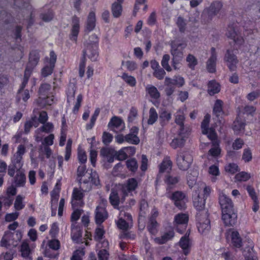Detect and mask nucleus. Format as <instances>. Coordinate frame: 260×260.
I'll list each match as a JSON object with an SVG mask.
<instances>
[{
	"label": "nucleus",
	"instance_id": "423d86ee",
	"mask_svg": "<svg viewBox=\"0 0 260 260\" xmlns=\"http://www.w3.org/2000/svg\"><path fill=\"white\" fill-rule=\"evenodd\" d=\"M40 59V54L38 51H32L30 53L29 62L27 63L22 82V86L27 84L28 79L34 68L37 66Z\"/></svg>",
	"mask_w": 260,
	"mask_h": 260
},
{
	"label": "nucleus",
	"instance_id": "f257e3e1",
	"mask_svg": "<svg viewBox=\"0 0 260 260\" xmlns=\"http://www.w3.org/2000/svg\"><path fill=\"white\" fill-rule=\"evenodd\" d=\"M25 147L23 145L18 146L16 152L11 158V163L8 166V174L14 177V183L18 187H23L26 183L25 171L22 168L23 166V155L25 153Z\"/></svg>",
	"mask_w": 260,
	"mask_h": 260
},
{
	"label": "nucleus",
	"instance_id": "6ab92c4d",
	"mask_svg": "<svg viewBox=\"0 0 260 260\" xmlns=\"http://www.w3.org/2000/svg\"><path fill=\"white\" fill-rule=\"evenodd\" d=\"M138 131L139 129L138 127L136 126L133 127L130 130V133L125 136V141L135 145L139 144L140 139L137 136Z\"/></svg>",
	"mask_w": 260,
	"mask_h": 260
},
{
	"label": "nucleus",
	"instance_id": "864d4df0",
	"mask_svg": "<svg viewBox=\"0 0 260 260\" xmlns=\"http://www.w3.org/2000/svg\"><path fill=\"white\" fill-rule=\"evenodd\" d=\"M127 168L132 172H136L138 168V165L135 158L128 159L126 162Z\"/></svg>",
	"mask_w": 260,
	"mask_h": 260
},
{
	"label": "nucleus",
	"instance_id": "cd10ccee",
	"mask_svg": "<svg viewBox=\"0 0 260 260\" xmlns=\"http://www.w3.org/2000/svg\"><path fill=\"white\" fill-rule=\"evenodd\" d=\"M61 182L60 180H58L53 190L51 192V204H56L58 200L59 192L60 190Z\"/></svg>",
	"mask_w": 260,
	"mask_h": 260
},
{
	"label": "nucleus",
	"instance_id": "49530a36",
	"mask_svg": "<svg viewBox=\"0 0 260 260\" xmlns=\"http://www.w3.org/2000/svg\"><path fill=\"white\" fill-rule=\"evenodd\" d=\"M175 121L178 124L181 129L183 126V121L184 120V115L183 111L181 110H179L176 113Z\"/></svg>",
	"mask_w": 260,
	"mask_h": 260
},
{
	"label": "nucleus",
	"instance_id": "a18cd8bd",
	"mask_svg": "<svg viewBox=\"0 0 260 260\" xmlns=\"http://www.w3.org/2000/svg\"><path fill=\"white\" fill-rule=\"evenodd\" d=\"M101 154L105 157L106 160L109 162L112 163L114 161V156L111 151L108 149H103L101 151Z\"/></svg>",
	"mask_w": 260,
	"mask_h": 260
},
{
	"label": "nucleus",
	"instance_id": "de8ad7c7",
	"mask_svg": "<svg viewBox=\"0 0 260 260\" xmlns=\"http://www.w3.org/2000/svg\"><path fill=\"white\" fill-rule=\"evenodd\" d=\"M221 4L219 2L213 3L209 7V13L211 15L216 14L221 9Z\"/></svg>",
	"mask_w": 260,
	"mask_h": 260
},
{
	"label": "nucleus",
	"instance_id": "bb28decb",
	"mask_svg": "<svg viewBox=\"0 0 260 260\" xmlns=\"http://www.w3.org/2000/svg\"><path fill=\"white\" fill-rule=\"evenodd\" d=\"M245 126L244 120L238 116L234 122L233 129L237 134H240L244 132Z\"/></svg>",
	"mask_w": 260,
	"mask_h": 260
},
{
	"label": "nucleus",
	"instance_id": "c03bdc74",
	"mask_svg": "<svg viewBox=\"0 0 260 260\" xmlns=\"http://www.w3.org/2000/svg\"><path fill=\"white\" fill-rule=\"evenodd\" d=\"M217 137L212 141L214 147L212 148L209 151V154L213 156H217L220 153V149L218 147V144L216 139Z\"/></svg>",
	"mask_w": 260,
	"mask_h": 260
},
{
	"label": "nucleus",
	"instance_id": "412c9836",
	"mask_svg": "<svg viewBox=\"0 0 260 260\" xmlns=\"http://www.w3.org/2000/svg\"><path fill=\"white\" fill-rule=\"evenodd\" d=\"M108 217V213L105 208L103 206H99L95 210V221L97 224H101Z\"/></svg>",
	"mask_w": 260,
	"mask_h": 260
},
{
	"label": "nucleus",
	"instance_id": "4c0bfd02",
	"mask_svg": "<svg viewBox=\"0 0 260 260\" xmlns=\"http://www.w3.org/2000/svg\"><path fill=\"white\" fill-rule=\"evenodd\" d=\"M121 78L123 80L130 86L134 87L136 84V78L127 73H124L121 75Z\"/></svg>",
	"mask_w": 260,
	"mask_h": 260
},
{
	"label": "nucleus",
	"instance_id": "dca6fc26",
	"mask_svg": "<svg viewBox=\"0 0 260 260\" xmlns=\"http://www.w3.org/2000/svg\"><path fill=\"white\" fill-rule=\"evenodd\" d=\"M108 126L111 131L118 133L123 130L124 123L121 118L114 116L111 119Z\"/></svg>",
	"mask_w": 260,
	"mask_h": 260
},
{
	"label": "nucleus",
	"instance_id": "ddd939ff",
	"mask_svg": "<svg viewBox=\"0 0 260 260\" xmlns=\"http://www.w3.org/2000/svg\"><path fill=\"white\" fill-rule=\"evenodd\" d=\"M171 53L174 58L181 60L183 57V49L186 45L177 41H172L171 43Z\"/></svg>",
	"mask_w": 260,
	"mask_h": 260
},
{
	"label": "nucleus",
	"instance_id": "5fc2aeb1",
	"mask_svg": "<svg viewBox=\"0 0 260 260\" xmlns=\"http://www.w3.org/2000/svg\"><path fill=\"white\" fill-rule=\"evenodd\" d=\"M170 59V55L165 54L163 56L161 61L162 67L168 72H171L172 71V68L169 64Z\"/></svg>",
	"mask_w": 260,
	"mask_h": 260
},
{
	"label": "nucleus",
	"instance_id": "f704fd0d",
	"mask_svg": "<svg viewBox=\"0 0 260 260\" xmlns=\"http://www.w3.org/2000/svg\"><path fill=\"white\" fill-rule=\"evenodd\" d=\"M26 85V84L23 87L22 83L21 84L17 94L18 99L19 100L22 99L24 102H26L30 98V94L28 90L24 89V88Z\"/></svg>",
	"mask_w": 260,
	"mask_h": 260
},
{
	"label": "nucleus",
	"instance_id": "0e129e2a",
	"mask_svg": "<svg viewBox=\"0 0 260 260\" xmlns=\"http://www.w3.org/2000/svg\"><path fill=\"white\" fill-rule=\"evenodd\" d=\"M54 66L45 63V67L42 70V75L43 77H47L51 74Z\"/></svg>",
	"mask_w": 260,
	"mask_h": 260
},
{
	"label": "nucleus",
	"instance_id": "3c124183",
	"mask_svg": "<svg viewBox=\"0 0 260 260\" xmlns=\"http://www.w3.org/2000/svg\"><path fill=\"white\" fill-rule=\"evenodd\" d=\"M176 23L180 32H184L186 28V21L183 17L179 16L177 18Z\"/></svg>",
	"mask_w": 260,
	"mask_h": 260
},
{
	"label": "nucleus",
	"instance_id": "8fccbe9b",
	"mask_svg": "<svg viewBox=\"0 0 260 260\" xmlns=\"http://www.w3.org/2000/svg\"><path fill=\"white\" fill-rule=\"evenodd\" d=\"M32 126L37 127L38 124L36 122V117H32L31 120L27 121L24 124V132L27 134Z\"/></svg>",
	"mask_w": 260,
	"mask_h": 260
},
{
	"label": "nucleus",
	"instance_id": "c85d7f7f",
	"mask_svg": "<svg viewBox=\"0 0 260 260\" xmlns=\"http://www.w3.org/2000/svg\"><path fill=\"white\" fill-rule=\"evenodd\" d=\"M51 86L48 84H43L41 85L39 89V98L38 100H44L45 99L46 96L50 95V90Z\"/></svg>",
	"mask_w": 260,
	"mask_h": 260
},
{
	"label": "nucleus",
	"instance_id": "4d7b16f0",
	"mask_svg": "<svg viewBox=\"0 0 260 260\" xmlns=\"http://www.w3.org/2000/svg\"><path fill=\"white\" fill-rule=\"evenodd\" d=\"M186 61L187 62L188 67L192 69H194L198 63L196 58L192 54H189L186 57Z\"/></svg>",
	"mask_w": 260,
	"mask_h": 260
},
{
	"label": "nucleus",
	"instance_id": "9b49d317",
	"mask_svg": "<svg viewBox=\"0 0 260 260\" xmlns=\"http://www.w3.org/2000/svg\"><path fill=\"white\" fill-rule=\"evenodd\" d=\"M188 221V216L186 214H178L175 216L174 224L179 233H182L186 228Z\"/></svg>",
	"mask_w": 260,
	"mask_h": 260
},
{
	"label": "nucleus",
	"instance_id": "e2e57ef3",
	"mask_svg": "<svg viewBox=\"0 0 260 260\" xmlns=\"http://www.w3.org/2000/svg\"><path fill=\"white\" fill-rule=\"evenodd\" d=\"M122 64L125 66L126 69L131 72L134 71L138 68L137 64L134 61L127 60L125 62L122 61Z\"/></svg>",
	"mask_w": 260,
	"mask_h": 260
},
{
	"label": "nucleus",
	"instance_id": "f03ea898",
	"mask_svg": "<svg viewBox=\"0 0 260 260\" xmlns=\"http://www.w3.org/2000/svg\"><path fill=\"white\" fill-rule=\"evenodd\" d=\"M211 188L205 183L200 184L193 196V204L200 214L204 215V211H207L205 206L207 198L210 195Z\"/></svg>",
	"mask_w": 260,
	"mask_h": 260
},
{
	"label": "nucleus",
	"instance_id": "bf43d9fd",
	"mask_svg": "<svg viewBox=\"0 0 260 260\" xmlns=\"http://www.w3.org/2000/svg\"><path fill=\"white\" fill-rule=\"evenodd\" d=\"M171 118V114L166 111L162 112L159 115V119L161 125L168 122Z\"/></svg>",
	"mask_w": 260,
	"mask_h": 260
},
{
	"label": "nucleus",
	"instance_id": "ea45409f",
	"mask_svg": "<svg viewBox=\"0 0 260 260\" xmlns=\"http://www.w3.org/2000/svg\"><path fill=\"white\" fill-rule=\"evenodd\" d=\"M209 174L212 176L211 177L212 182H215L216 180V177L219 175L220 172L218 167L216 165H212L209 168Z\"/></svg>",
	"mask_w": 260,
	"mask_h": 260
},
{
	"label": "nucleus",
	"instance_id": "e433bc0d",
	"mask_svg": "<svg viewBox=\"0 0 260 260\" xmlns=\"http://www.w3.org/2000/svg\"><path fill=\"white\" fill-rule=\"evenodd\" d=\"M111 10L114 17H119L121 15L122 11L121 4L114 2L112 5Z\"/></svg>",
	"mask_w": 260,
	"mask_h": 260
},
{
	"label": "nucleus",
	"instance_id": "1a4fd4ad",
	"mask_svg": "<svg viewBox=\"0 0 260 260\" xmlns=\"http://www.w3.org/2000/svg\"><path fill=\"white\" fill-rule=\"evenodd\" d=\"M208 216L207 211H204V215L200 214L199 213H197L198 230L202 234L207 233L210 229V221Z\"/></svg>",
	"mask_w": 260,
	"mask_h": 260
},
{
	"label": "nucleus",
	"instance_id": "a211bd4d",
	"mask_svg": "<svg viewBox=\"0 0 260 260\" xmlns=\"http://www.w3.org/2000/svg\"><path fill=\"white\" fill-rule=\"evenodd\" d=\"M172 199L178 208L182 209L185 208V200L184 194L180 191H176L173 193Z\"/></svg>",
	"mask_w": 260,
	"mask_h": 260
},
{
	"label": "nucleus",
	"instance_id": "72a5a7b5",
	"mask_svg": "<svg viewBox=\"0 0 260 260\" xmlns=\"http://www.w3.org/2000/svg\"><path fill=\"white\" fill-rule=\"evenodd\" d=\"M220 91V86L215 81H211L208 84V92L211 95L218 93Z\"/></svg>",
	"mask_w": 260,
	"mask_h": 260
},
{
	"label": "nucleus",
	"instance_id": "2f4dec72",
	"mask_svg": "<svg viewBox=\"0 0 260 260\" xmlns=\"http://www.w3.org/2000/svg\"><path fill=\"white\" fill-rule=\"evenodd\" d=\"M146 90L149 96L155 100H157L160 97V93L157 89L154 86L148 85L146 87Z\"/></svg>",
	"mask_w": 260,
	"mask_h": 260
},
{
	"label": "nucleus",
	"instance_id": "09e8293b",
	"mask_svg": "<svg viewBox=\"0 0 260 260\" xmlns=\"http://www.w3.org/2000/svg\"><path fill=\"white\" fill-rule=\"evenodd\" d=\"M251 178V175L245 172H241L235 176V179L237 181H246Z\"/></svg>",
	"mask_w": 260,
	"mask_h": 260
},
{
	"label": "nucleus",
	"instance_id": "603ef678",
	"mask_svg": "<svg viewBox=\"0 0 260 260\" xmlns=\"http://www.w3.org/2000/svg\"><path fill=\"white\" fill-rule=\"evenodd\" d=\"M53 128L54 126L52 123L45 122L41 127L37 129L36 132L41 131L46 133H49L53 131Z\"/></svg>",
	"mask_w": 260,
	"mask_h": 260
},
{
	"label": "nucleus",
	"instance_id": "7c9ffc66",
	"mask_svg": "<svg viewBox=\"0 0 260 260\" xmlns=\"http://www.w3.org/2000/svg\"><path fill=\"white\" fill-rule=\"evenodd\" d=\"M174 236L173 231H170L168 233L164 234L160 237H157L154 239V241L159 244H164L167 242L168 240L171 239Z\"/></svg>",
	"mask_w": 260,
	"mask_h": 260
},
{
	"label": "nucleus",
	"instance_id": "6e6552de",
	"mask_svg": "<svg viewBox=\"0 0 260 260\" xmlns=\"http://www.w3.org/2000/svg\"><path fill=\"white\" fill-rule=\"evenodd\" d=\"M192 161V156L188 152L180 151L178 153L176 162L179 169L184 171L187 170Z\"/></svg>",
	"mask_w": 260,
	"mask_h": 260
},
{
	"label": "nucleus",
	"instance_id": "c756f323",
	"mask_svg": "<svg viewBox=\"0 0 260 260\" xmlns=\"http://www.w3.org/2000/svg\"><path fill=\"white\" fill-rule=\"evenodd\" d=\"M172 162L169 157L164 158L159 166V172L161 173L169 172L171 170Z\"/></svg>",
	"mask_w": 260,
	"mask_h": 260
},
{
	"label": "nucleus",
	"instance_id": "9d476101",
	"mask_svg": "<svg viewBox=\"0 0 260 260\" xmlns=\"http://www.w3.org/2000/svg\"><path fill=\"white\" fill-rule=\"evenodd\" d=\"M132 216L124 211L121 210L119 213V220L117 221L118 228L122 230L128 229L129 224L132 223Z\"/></svg>",
	"mask_w": 260,
	"mask_h": 260
},
{
	"label": "nucleus",
	"instance_id": "37998d69",
	"mask_svg": "<svg viewBox=\"0 0 260 260\" xmlns=\"http://www.w3.org/2000/svg\"><path fill=\"white\" fill-rule=\"evenodd\" d=\"M222 104L223 103L221 100H217L216 101L213 108V112L217 117L221 116L223 114Z\"/></svg>",
	"mask_w": 260,
	"mask_h": 260
},
{
	"label": "nucleus",
	"instance_id": "0eeeda50",
	"mask_svg": "<svg viewBox=\"0 0 260 260\" xmlns=\"http://www.w3.org/2000/svg\"><path fill=\"white\" fill-rule=\"evenodd\" d=\"M77 175L78 178H82L87 176L88 179L84 180H89L90 183L98 185L99 184V176L97 173L91 170L90 173H88L86 167L84 164H81L77 168Z\"/></svg>",
	"mask_w": 260,
	"mask_h": 260
},
{
	"label": "nucleus",
	"instance_id": "aec40b11",
	"mask_svg": "<svg viewBox=\"0 0 260 260\" xmlns=\"http://www.w3.org/2000/svg\"><path fill=\"white\" fill-rule=\"evenodd\" d=\"M137 186L138 182L135 178L129 179L127 182L122 185V191L124 195L127 196L134 191Z\"/></svg>",
	"mask_w": 260,
	"mask_h": 260
},
{
	"label": "nucleus",
	"instance_id": "39448f33",
	"mask_svg": "<svg viewBox=\"0 0 260 260\" xmlns=\"http://www.w3.org/2000/svg\"><path fill=\"white\" fill-rule=\"evenodd\" d=\"M22 237V234L19 231H16L15 233L9 231L6 232L2 239L1 245L2 246L7 248L10 247L11 246L16 247L19 244Z\"/></svg>",
	"mask_w": 260,
	"mask_h": 260
},
{
	"label": "nucleus",
	"instance_id": "338daca9",
	"mask_svg": "<svg viewBox=\"0 0 260 260\" xmlns=\"http://www.w3.org/2000/svg\"><path fill=\"white\" fill-rule=\"evenodd\" d=\"M242 159L245 162H249L252 159V153L249 148L244 150Z\"/></svg>",
	"mask_w": 260,
	"mask_h": 260
},
{
	"label": "nucleus",
	"instance_id": "c9c22d12",
	"mask_svg": "<svg viewBox=\"0 0 260 260\" xmlns=\"http://www.w3.org/2000/svg\"><path fill=\"white\" fill-rule=\"evenodd\" d=\"M230 235L233 245L237 247H240L241 246V239L239 233L233 231L231 232Z\"/></svg>",
	"mask_w": 260,
	"mask_h": 260
},
{
	"label": "nucleus",
	"instance_id": "f8f14e48",
	"mask_svg": "<svg viewBox=\"0 0 260 260\" xmlns=\"http://www.w3.org/2000/svg\"><path fill=\"white\" fill-rule=\"evenodd\" d=\"M219 203L222 212L234 210L233 202L222 191L219 192Z\"/></svg>",
	"mask_w": 260,
	"mask_h": 260
},
{
	"label": "nucleus",
	"instance_id": "a19ab883",
	"mask_svg": "<svg viewBox=\"0 0 260 260\" xmlns=\"http://www.w3.org/2000/svg\"><path fill=\"white\" fill-rule=\"evenodd\" d=\"M20 251L21 255L23 257L28 258L29 260L31 259L29 257L30 250L27 241L23 242L21 246Z\"/></svg>",
	"mask_w": 260,
	"mask_h": 260
},
{
	"label": "nucleus",
	"instance_id": "4468645a",
	"mask_svg": "<svg viewBox=\"0 0 260 260\" xmlns=\"http://www.w3.org/2000/svg\"><path fill=\"white\" fill-rule=\"evenodd\" d=\"M210 116L209 115H206L204 118L201 124L202 133L206 135L208 138L210 140H214L216 137V134L213 128H209L208 127Z\"/></svg>",
	"mask_w": 260,
	"mask_h": 260
},
{
	"label": "nucleus",
	"instance_id": "680f3d73",
	"mask_svg": "<svg viewBox=\"0 0 260 260\" xmlns=\"http://www.w3.org/2000/svg\"><path fill=\"white\" fill-rule=\"evenodd\" d=\"M100 110L99 108H97L96 109H95L93 114L92 115V116L90 119V123L87 124V125H86V128L87 129H90L92 128V127L94 125V123L97 119V117H98V116L100 114Z\"/></svg>",
	"mask_w": 260,
	"mask_h": 260
},
{
	"label": "nucleus",
	"instance_id": "6e6d98bb",
	"mask_svg": "<svg viewBox=\"0 0 260 260\" xmlns=\"http://www.w3.org/2000/svg\"><path fill=\"white\" fill-rule=\"evenodd\" d=\"M78 159L81 164H84L87 161L85 151L80 147L78 148Z\"/></svg>",
	"mask_w": 260,
	"mask_h": 260
},
{
	"label": "nucleus",
	"instance_id": "58836bf2",
	"mask_svg": "<svg viewBox=\"0 0 260 260\" xmlns=\"http://www.w3.org/2000/svg\"><path fill=\"white\" fill-rule=\"evenodd\" d=\"M54 102V99L53 96L50 95H47L44 100H37L36 103L40 106L43 107L46 105H51Z\"/></svg>",
	"mask_w": 260,
	"mask_h": 260
},
{
	"label": "nucleus",
	"instance_id": "a878e982",
	"mask_svg": "<svg viewBox=\"0 0 260 260\" xmlns=\"http://www.w3.org/2000/svg\"><path fill=\"white\" fill-rule=\"evenodd\" d=\"M79 18L74 17L72 20V28L71 39L76 41L79 31Z\"/></svg>",
	"mask_w": 260,
	"mask_h": 260
},
{
	"label": "nucleus",
	"instance_id": "20e7f679",
	"mask_svg": "<svg viewBox=\"0 0 260 260\" xmlns=\"http://www.w3.org/2000/svg\"><path fill=\"white\" fill-rule=\"evenodd\" d=\"M98 38L94 34L91 35L84 43V55H86L91 60L94 61L98 56L97 51Z\"/></svg>",
	"mask_w": 260,
	"mask_h": 260
},
{
	"label": "nucleus",
	"instance_id": "5701e85b",
	"mask_svg": "<svg viewBox=\"0 0 260 260\" xmlns=\"http://www.w3.org/2000/svg\"><path fill=\"white\" fill-rule=\"evenodd\" d=\"M226 35L229 38L232 39L237 44H242L244 41L243 38L238 34L233 27H228Z\"/></svg>",
	"mask_w": 260,
	"mask_h": 260
},
{
	"label": "nucleus",
	"instance_id": "393cba45",
	"mask_svg": "<svg viewBox=\"0 0 260 260\" xmlns=\"http://www.w3.org/2000/svg\"><path fill=\"white\" fill-rule=\"evenodd\" d=\"M96 18L95 12L91 11L89 12L85 25V31L89 32L93 30L95 26Z\"/></svg>",
	"mask_w": 260,
	"mask_h": 260
},
{
	"label": "nucleus",
	"instance_id": "79ce46f5",
	"mask_svg": "<svg viewBox=\"0 0 260 260\" xmlns=\"http://www.w3.org/2000/svg\"><path fill=\"white\" fill-rule=\"evenodd\" d=\"M157 119L158 114L156 111L153 107L151 108L149 112V118L147 120V123L152 125L155 123Z\"/></svg>",
	"mask_w": 260,
	"mask_h": 260
},
{
	"label": "nucleus",
	"instance_id": "13d9d810",
	"mask_svg": "<svg viewBox=\"0 0 260 260\" xmlns=\"http://www.w3.org/2000/svg\"><path fill=\"white\" fill-rule=\"evenodd\" d=\"M185 141L184 138L179 137L173 139L171 143V145L173 148L176 149L178 147H182L184 145Z\"/></svg>",
	"mask_w": 260,
	"mask_h": 260
},
{
	"label": "nucleus",
	"instance_id": "f3484780",
	"mask_svg": "<svg viewBox=\"0 0 260 260\" xmlns=\"http://www.w3.org/2000/svg\"><path fill=\"white\" fill-rule=\"evenodd\" d=\"M224 60L231 71H235L236 69L238 60L233 51L230 50L227 51L225 55Z\"/></svg>",
	"mask_w": 260,
	"mask_h": 260
},
{
	"label": "nucleus",
	"instance_id": "b1692460",
	"mask_svg": "<svg viewBox=\"0 0 260 260\" xmlns=\"http://www.w3.org/2000/svg\"><path fill=\"white\" fill-rule=\"evenodd\" d=\"M216 53L214 48H211V55L207 62V69L210 73L216 71Z\"/></svg>",
	"mask_w": 260,
	"mask_h": 260
},
{
	"label": "nucleus",
	"instance_id": "473e14b6",
	"mask_svg": "<svg viewBox=\"0 0 260 260\" xmlns=\"http://www.w3.org/2000/svg\"><path fill=\"white\" fill-rule=\"evenodd\" d=\"M25 197L21 195L16 196L14 204V208L16 211H19L23 209L25 207V203L23 202Z\"/></svg>",
	"mask_w": 260,
	"mask_h": 260
},
{
	"label": "nucleus",
	"instance_id": "4be33fe9",
	"mask_svg": "<svg viewBox=\"0 0 260 260\" xmlns=\"http://www.w3.org/2000/svg\"><path fill=\"white\" fill-rule=\"evenodd\" d=\"M179 245L185 255L189 254L191 243L188 238V235L186 234L184 236H183L180 240Z\"/></svg>",
	"mask_w": 260,
	"mask_h": 260
},
{
	"label": "nucleus",
	"instance_id": "052dcab7",
	"mask_svg": "<svg viewBox=\"0 0 260 260\" xmlns=\"http://www.w3.org/2000/svg\"><path fill=\"white\" fill-rule=\"evenodd\" d=\"M193 174H189L187 176V182L188 185L192 187L196 184L198 173L197 171H193Z\"/></svg>",
	"mask_w": 260,
	"mask_h": 260
},
{
	"label": "nucleus",
	"instance_id": "2eb2a0df",
	"mask_svg": "<svg viewBox=\"0 0 260 260\" xmlns=\"http://www.w3.org/2000/svg\"><path fill=\"white\" fill-rule=\"evenodd\" d=\"M237 214L234 210L222 212V219L226 226H233L237 221Z\"/></svg>",
	"mask_w": 260,
	"mask_h": 260
},
{
	"label": "nucleus",
	"instance_id": "69168bd1",
	"mask_svg": "<svg viewBox=\"0 0 260 260\" xmlns=\"http://www.w3.org/2000/svg\"><path fill=\"white\" fill-rule=\"evenodd\" d=\"M238 167L235 164H229L225 166V170L226 172L233 174L238 171Z\"/></svg>",
	"mask_w": 260,
	"mask_h": 260
},
{
	"label": "nucleus",
	"instance_id": "774afa93",
	"mask_svg": "<svg viewBox=\"0 0 260 260\" xmlns=\"http://www.w3.org/2000/svg\"><path fill=\"white\" fill-rule=\"evenodd\" d=\"M109 199L111 204L114 206H117L119 204V198L117 193L112 191L110 196Z\"/></svg>",
	"mask_w": 260,
	"mask_h": 260
},
{
	"label": "nucleus",
	"instance_id": "7ed1b4c3",
	"mask_svg": "<svg viewBox=\"0 0 260 260\" xmlns=\"http://www.w3.org/2000/svg\"><path fill=\"white\" fill-rule=\"evenodd\" d=\"M91 188V185L89 180H84L80 182L79 188H74L72 195L71 203L73 208L78 206H82L84 204L83 199L84 197L83 191L89 190Z\"/></svg>",
	"mask_w": 260,
	"mask_h": 260
}]
</instances>
